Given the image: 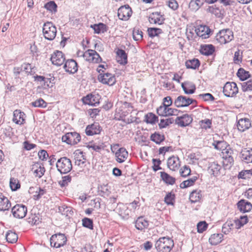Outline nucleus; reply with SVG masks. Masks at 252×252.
Segmentation results:
<instances>
[{"mask_svg":"<svg viewBox=\"0 0 252 252\" xmlns=\"http://www.w3.org/2000/svg\"><path fill=\"white\" fill-rule=\"evenodd\" d=\"M155 246L159 252H170L174 247V242L169 237H161L157 241Z\"/></svg>","mask_w":252,"mask_h":252,"instance_id":"nucleus-1","label":"nucleus"},{"mask_svg":"<svg viewBox=\"0 0 252 252\" xmlns=\"http://www.w3.org/2000/svg\"><path fill=\"white\" fill-rule=\"evenodd\" d=\"M56 167L58 171L61 174H66L71 170L72 165L71 160L67 157H64L57 160Z\"/></svg>","mask_w":252,"mask_h":252,"instance_id":"nucleus-2","label":"nucleus"},{"mask_svg":"<svg viewBox=\"0 0 252 252\" xmlns=\"http://www.w3.org/2000/svg\"><path fill=\"white\" fill-rule=\"evenodd\" d=\"M216 37L220 44H225L233 39V32L228 29H223L217 34Z\"/></svg>","mask_w":252,"mask_h":252,"instance_id":"nucleus-3","label":"nucleus"},{"mask_svg":"<svg viewBox=\"0 0 252 252\" xmlns=\"http://www.w3.org/2000/svg\"><path fill=\"white\" fill-rule=\"evenodd\" d=\"M42 31L44 36L46 39L52 40L55 38L57 29L52 23L47 22L44 23Z\"/></svg>","mask_w":252,"mask_h":252,"instance_id":"nucleus-4","label":"nucleus"},{"mask_svg":"<svg viewBox=\"0 0 252 252\" xmlns=\"http://www.w3.org/2000/svg\"><path fill=\"white\" fill-rule=\"evenodd\" d=\"M67 238L64 234L59 233L53 235L50 238V244L52 247L59 248L63 246L66 243Z\"/></svg>","mask_w":252,"mask_h":252,"instance_id":"nucleus-5","label":"nucleus"},{"mask_svg":"<svg viewBox=\"0 0 252 252\" xmlns=\"http://www.w3.org/2000/svg\"><path fill=\"white\" fill-rule=\"evenodd\" d=\"M63 142L70 145H75L81 140L80 134L76 132H68L62 136Z\"/></svg>","mask_w":252,"mask_h":252,"instance_id":"nucleus-6","label":"nucleus"},{"mask_svg":"<svg viewBox=\"0 0 252 252\" xmlns=\"http://www.w3.org/2000/svg\"><path fill=\"white\" fill-rule=\"evenodd\" d=\"M194 102H196V101L195 99L186 96L179 95L175 99L174 104L176 107L180 108L188 107L191 104H193Z\"/></svg>","mask_w":252,"mask_h":252,"instance_id":"nucleus-7","label":"nucleus"},{"mask_svg":"<svg viewBox=\"0 0 252 252\" xmlns=\"http://www.w3.org/2000/svg\"><path fill=\"white\" fill-rule=\"evenodd\" d=\"M238 92V88L235 82H227L223 88V93L227 97H232Z\"/></svg>","mask_w":252,"mask_h":252,"instance_id":"nucleus-8","label":"nucleus"},{"mask_svg":"<svg viewBox=\"0 0 252 252\" xmlns=\"http://www.w3.org/2000/svg\"><path fill=\"white\" fill-rule=\"evenodd\" d=\"M84 59L89 62L99 63L101 62L99 55L94 50L89 49L86 51L83 55Z\"/></svg>","mask_w":252,"mask_h":252,"instance_id":"nucleus-9","label":"nucleus"},{"mask_svg":"<svg viewBox=\"0 0 252 252\" xmlns=\"http://www.w3.org/2000/svg\"><path fill=\"white\" fill-rule=\"evenodd\" d=\"M11 212L15 218L22 219L27 214V208L25 205L16 204L12 208Z\"/></svg>","mask_w":252,"mask_h":252,"instance_id":"nucleus-10","label":"nucleus"},{"mask_svg":"<svg viewBox=\"0 0 252 252\" xmlns=\"http://www.w3.org/2000/svg\"><path fill=\"white\" fill-rule=\"evenodd\" d=\"M131 14V9L128 5L122 6L118 10V16L120 20L123 21L127 20Z\"/></svg>","mask_w":252,"mask_h":252,"instance_id":"nucleus-11","label":"nucleus"},{"mask_svg":"<svg viewBox=\"0 0 252 252\" xmlns=\"http://www.w3.org/2000/svg\"><path fill=\"white\" fill-rule=\"evenodd\" d=\"M179 110L175 108L165 106H159L157 109V113L160 116H169L178 115Z\"/></svg>","mask_w":252,"mask_h":252,"instance_id":"nucleus-12","label":"nucleus"},{"mask_svg":"<svg viewBox=\"0 0 252 252\" xmlns=\"http://www.w3.org/2000/svg\"><path fill=\"white\" fill-rule=\"evenodd\" d=\"M98 79L101 83L109 86L113 85L116 82V79L114 76L109 73L99 74L98 76Z\"/></svg>","mask_w":252,"mask_h":252,"instance_id":"nucleus-13","label":"nucleus"},{"mask_svg":"<svg viewBox=\"0 0 252 252\" xmlns=\"http://www.w3.org/2000/svg\"><path fill=\"white\" fill-rule=\"evenodd\" d=\"M50 60L53 64L60 66L64 62L65 57L62 52L56 51L51 55Z\"/></svg>","mask_w":252,"mask_h":252,"instance_id":"nucleus-14","label":"nucleus"},{"mask_svg":"<svg viewBox=\"0 0 252 252\" xmlns=\"http://www.w3.org/2000/svg\"><path fill=\"white\" fill-rule=\"evenodd\" d=\"M221 152L224 156L223 164L231 166L234 162L233 158L232 157V154L233 153V150L229 146H228L224 150H222Z\"/></svg>","mask_w":252,"mask_h":252,"instance_id":"nucleus-15","label":"nucleus"},{"mask_svg":"<svg viewBox=\"0 0 252 252\" xmlns=\"http://www.w3.org/2000/svg\"><path fill=\"white\" fill-rule=\"evenodd\" d=\"M99 95L98 94H89L82 98V101L85 104L95 106L99 103Z\"/></svg>","mask_w":252,"mask_h":252,"instance_id":"nucleus-16","label":"nucleus"},{"mask_svg":"<svg viewBox=\"0 0 252 252\" xmlns=\"http://www.w3.org/2000/svg\"><path fill=\"white\" fill-rule=\"evenodd\" d=\"M65 71L70 74H74L78 70V65L73 59L67 60L63 65Z\"/></svg>","mask_w":252,"mask_h":252,"instance_id":"nucleus-17","label":"nucleus"},{"mask_svg":"<svg viewBox=\"0 0 252 252\" xmlns=\"http://www.w3.org/2000/svg\"><path fill=\"white\" fill-rule=\"evenodd\" d=\"M149 21L151 24L161 25L163 23L164 18L160 12H155L150 15Z\"/></svg>","mask_w":252,"mask_h":252,"instance_id":"nucleus-18","label":"nucleus"},{"mask_svg":"<svg viewBox=\"0 0 252 252\" xmlns=\"http://www.w3.org/2000/svg\"><path fill=\"white\" fill-rule=\"evenodd\" d=\"M196 34L202 39L208 38L211 32V30L207 26L200 25L195 29Z\"/></svg>","mask_w":252,"mask_h":252,"instance_id":"nucleus-19","label":"nucleus"},{"mask_svg":"<svg viewBox=\"0 0 252 252\" xmlns=\"http://www.w3.org/2000/svg\"><path fill=\"white\" fill-rule=\"evenodd\" d=\"M192 121L191 116L186 114L181 117H178L176 120V123L182 127L189 126Z\"/></svg>","mask_w":252,"mask_h":252,"instance_id":"nucleus-20","label":"nucleus"},{"mask_svg":"<svg viewBox=\"0 0 252 252\" xmlns=\"http://www.w3.org/2000/svg\"><path fill=\"white\" fill-rule=\"evenodd\" d=\"M101 129L99 124L94 123L91 125H88L85 130L86 133L87 135L91 136L94 134L100 133Z\"/></svg>","mask_w":252,"mask_h":252,"instance_id":"nucleus-21","label":"nucleus"},{"mask_svg":"<svg viewBox=\"0 0 252 252\" xmlns=\"http://www.w3.org/2000/svg\"><path fill=\"white\" fill-rule=\"evenodd\" d=\"M237 126L239 131L243 132L250 127L251 123L248 118H242L238 120Z\"/></svg>","mask_w":252,"mask_h":252,"instance_id":"nucleus-22","label":"nucleus"},{"mask_svg":"<svg viewBox=\"0 0 252 252\" xmlns=\"http://www.w3.org/2000/svg\"><path fill=\"white\" fill-rule=\"evenodd\" d=\"M181 87L184 93L187 94H193L196 90L195 85L193 83L189 81L182 83Z\"/></svg>","mask_w":252,"mask_h":252,"instance_id":"nucleus-23","label":"nucleus"},{"mask_svg":"<svg viewBox=\"0 0 252 252\" xmlns=\"http://www.w3.org/2000/svg\"><path fill=\"white\" fill-rule=\"evenodd\" d=\"M242 160L246 163L252 162V148H245L241 152Z\"/></svg>","mask_w":252,"mask_h":252,"instance_id":"nucleus-24","label":"nucleus"},{"mask_svg":"<svg viewBox=\"0 0 252 252\" xmlns=\"http://www.w3.org/2000/svg\"><path fill=\"white\" fill-rule=\"evenodd\" d=\"M11 203L8 199L2 194H0V211H5L11 207Z\"/></svg>","mask_w":252,"mask_h":252,"instance_id":"nucleus-25","label":"nucleus"},{"mask_svg":"<svg viewBox=\"0 0 252 252\" xmlns=\"http://www.w3.org/2000/svg\"><path fill=\"white\" fill-rule=\"evenodd\" d=\"M237 206L240 211L244 213L249 212L252 209V204L244 199L239 201Z\"/></svg>","mask_w":252,"mask_h":252,"instance_id":"nucleus-26","label":"nucleus"},{"mask_svg":"<svg viewBox=\"0 0 252 252\" xmlns=\"http://www.w3.org/2000/svg\"><path fill=\"white\" fill-rule=\"evenodd\" d=\"M180 160L177 157H171L167 160V166L168 168L172 170L178 169L180 166Z\"/></svg>","mask_w":252,"mask_h":252,"instance_id":"nucleus-27","label":"nucleus"},{"mask_svg":"<svg viewBox=\"0 0 252 252\" xmlns=\"http://www.w3.org/2000/svg\"><path fill=\"white\" fill-rule=\"evenodd\" d=\"M25 114L19 110H16L13 112V121L16 124L22 125L25 121Z\"/></svg>","mask_w":252,"mask_h":252,"instance_id":"nucleus-28","label":"nucleus"},{"mask_svg":"<svg viewBox=\"0 0 252 252\" xmlns=\"http://www.w3.org/2000/svg\"><path fill=\"white\" fill-rule=\"evenodd\" d=\"M115 155L117 157V161L119 163H122L126 159L128 156V152L126 149L121 148L116 152Z\"/></svg>","mask_w":252,"mask_h":252,"instance_id":"nucleus-29","label":"nucleus"},{"mask_svg":"<svg viewBox=\"0 0 252 252\" xmlns=\"http://www.w3.org/2000/svg\"><path fill=\"white\" fill-rule=\"evenodd\" d=\"M116 59L121 64H125L127 63V56L126 52L122 49H118L117 51Z\"/></svg>","mask_w":252,"mask_h":252,"instance_id":"nucleus-30","label":"nucleus"},{"mask_svg":"<svg viewBox=\"0 0 252 252\" xmlns=\"http://www.w3.org/2000/svg\"><path fill=\"white\" fill-rule=\"evenodd\" d=\"M214 51L215 47L212 44L202 45L200 50L201 54L205 56L211 55Z\"/></svg>","mask_w":252,"mask_h":252,"instance_id":"nucleus-31","label":"nucleus"},{"mask_svg":"<svg viewBox=\"0 0 252 252\" xmlns=\"http://www.w3.org/2000/svg\"><path fill=\"white\" fill-rule=\"evenodd\" d=\"M135 225L137 229L142 230L148 227L149 222L144 218L139 217L136 220Z\"/></svg>","mask_w":252,"mask_h":252,"instance_id":"nucleus-32","label":"nucleus"},{"mask_svg":"<svg viewBox=\"0 0 252 252\" xmlns=\"http://www.w3.org/2000/svg\"><path fill=\"white\" fill-rule=\"evenodd\" d=\"M223 237L222 234H213L209 238V242L212 245H217L222 241Z\"/></svg>","mask_w":252,"mask_h":252,"instance_id":"nucleus-33","label":"nucleus"},{"mask_svg":"<svg viewBox=\"0 0 252 252\" xmlns=\"http://www.w3.org/2000/svg\"><path fill=\"white\" fill-rule=\"evenodd\" d=\"M32 170H33V173L36 177L41 178L45 172V168L39 163H36L33 165Z\"/></svg>","mask_w":252,"mask_h":252,"instance_id":"nucleus-34","label":"nucleus"},{"mask_svg":"<svg viewBox=\"0 0 252 252\" xmlns=\"http://www.w3.org/2000/svg\"><path fill=\"white\" fill-rule=\"evenodd\" d=\"M95 33H104L107 31L106 25L103 23H100L98 24H94L91 26Z\"/></svg>","mask_w":252,"mask_h":252,"instance_id":"nucleus-35","label":"nucleus"},{"mask_svg":"<svg viewBox=\"0 0 252 252\" xmlns=\"http://www.w3.org/2000/svg\"><path fill=\"white\" fill-rule=\"evenodd\" d=\"M201 197L202 194L200 190H193L191 192L189 195L190 201L193 203L199 201Z\"/></svg>","mask_w":252,"mask_h":252,"instance_id":"nucleus-36","label":"nucleus"},{"mask_svg":"<svg viewBox=\"0 0 252 252\" xmlns=\"http://www.w3.org/2000/svg\"><path fill=\"white\" fill-rule=\"evenodd\" d=\"M160 176L163 181L166 184L172 185L175 182V179L174 178L164 172H160Z\"/></svg>","mask_w":252,"mask_h":252,"instance_id":"nucleus-37","label":"nucleus"},{"mask_svg":"<svg viewBox=\"0 0 252 252\" xmlns=\"http://www.w3.org/2000/svg\"><path fill=\"white\" fill-rule=\"evenodd\" d=\"M234 222L233 220H227L225 223L223 224L222 227V232L227 234L234 227Z\"/></svg>","mask_w":252,"mask_h":252,"instance_id":"nucleus-38","label":"nucleus"},{"mask_svg":"<svg viewBox=\"0 0 252 252\" xmlns=\"http://www.w3.org/2000/svg\"><path fill=\"white\" fill-rule=\"evenodd\" d=\"M185 65L187 68L194 69L199 67L200 63L198 59H193L186 61Z\"/></svg>","mask_w":252,"mask_h":252,"instance_id":"nucleus-39","label":"nucleus"},{"mask_svg":"<svg viewBox=\"0 0 252 252\" xmlns=\"http://www.w3.org/2000/svg\"><path fill=\"white\" fill-rule=\"evenodd\" d=\"M220 169V165L215 162H212L210 164V165L208 167V171L209 173H211L214 176H216L218 174Z\"/></svg>","mask_w":252,"mask_h":252,"instance_id":"nucleus-40","label":"nucleus"},{"mask_svg":"<svg viewBox=\"0 0 252 252\" xmlns=\"http://www.w3.org/2000/svg\"><path fill=\"white\" fill-rule=\"evenodd\" d=\"M204 0H191L189 3V7L192 10H198L203 4Z\"/></svg>","mask_w":252,"mask_h":252,"instance_id":"nucleus-41","label":"nucleus"},{"mask_svg":"<svg viewBox=\"0 0 252 252\" xmlns=\"http://www.w3.org/2000/svg\"><path fill=\"white\" fill-rule=\"evenodd\" d=\"M5 237L7 242L10 243H14L18 240L17 234L10 230L7 232Z\"/></svg>","mask_w":252,"mask_h":252,"instance_id":"nucleus-42","label":"nucleus"},{"mask_svg":"<svg viewBox=\"0 0 252 252\" xmlns=\"http://www.w3.org/2000/svg\"><path fill=\"white\" fill-rule=\"evenodd\" d=\"M145 119L147 123L154 124L158 120V117L152 113H149L145 116Z\"/></svg>","mask_w":252,"mask_h":252,"instance_id":"nucleus-43","label":"nucleus"},{"mask_svg":"<svg viewBox=\"0 0 252 252\" xmlns=\"http://www.w3.org/2000/svg\"><path fill=\"white\" fill-rule=\"evenodd\" d=\"M197 179V177L196 176H193V177L189 179L186 181H183L181 183L180 185V188L183 189L193 185Z\"/></svg>","mask_w":252,"mask_h":252,"instance_id":"nucleus-44","label":"nucleus"},{"mask_svg":"<svg viewBox=\"0 0 252 252\" xmlns=\"http://www.w3.org/2000/svg\"><path fill=\"white\" fill-rule=\"evenodd\" d=\"M151 139L157 144H160L164 140V136L162 134L155 133L151 135Z\"/></svg>","mask_w":252,"mask_h":252,"instance_id":"nucleus-45","label":"nucleus"},{"mask_svg":"<svg viewBox=\"0 0 252 252\" xmlns=\"http://www.w3.org/2000/svg\"><path fill=\"white\" fill-rule=\"evenodd\" d=\"M237 75L240 79L242 80H245L250 76L248 71H246L243 68H240L237 72Z\"/></svg>","mask_w":252,"mask_h":252,"instance_id":"nucleus-46","label":"nucleus"},{"mask_svg":"<svg viewBox=\"0 0 252 252\" xmlns=\"http://www.w3.org/2000/svg\"><path fill=\"white\" fill-rule=\"evenodd\" d=\"M174 120L172 118H170L167 119H161L160 121V123L158 124L159 127L160 128H165L170 124H171L173 123Z\"/></svg>","mask_w":252,"mask_h":252,"instance_id":"nucleus-47","label":"nucleus"},{"mask_svg":"<svg viewBox=\"0 0 252 252\" xmlns=\"http://www.w3.org/2000/svg\"><path fill=\"white\" fill-rule=\"evenodd\" d=\"M59 211L62 215L66 216H68L69 214H71L73 213V211H72L71 208L70 207H67L65 205L60 206L59 207Z\"/></svg>","mask_w":252,"mask_h":252,"instance_id":"nucleus-48","label":"nucleus"},{"mask_svg":"<svg viewBox=\"0 0 252 252\" xmlns=\"http://www.w3.org/2000/svg\"><path fill=\"white\" fill-rule=\"evenodd\" d=\"M148 32L149 36L154 37L161 33L162 32V30L158 28H150L148 29Z\"/></svg>","mask_w":252,"mask_h":252,"instance_id":"nucleus-49","label":"nucleus"},{"mask_svg":"<svg viewBox=\"0 0 252 252\" xmlns=\"http://www.w3.org/2000/svg\"><path fill=\"white\" fill-rule=\"evenodd\" d=\"M45 8L51 12H56L57 11V5L54 1H50L45 4Z\"/></svg>","mask_w":252,"mask_h":252,"instance_id":"nucleus-50","label":"nucleus"},{"mask_svg":"<svg viewBox=\"0 0 252 252\" xmlns=\"http://www.w3.org/2000/svg\"><path fill=\"white\" fill-rule=\"evenodd\" d=\"M10 187L13 190H16L20 188L18 181L14 178H11L10 181Z\"/></svg>","mask_w":252,"mask_h":252,"instance_id":"nucleus-51","label":"nucleus"},{"mask_svg":"<svg viewBox=\"0 0 252 252\" xmlns=\"http://www.w3.org/2000/svg\"><path fill=\"white\" fill-rule=\"evenodd\" d=\"M31 104L32 106L35 107H42L45 108L46 107L47 103L46 102L41 98H40L36 101L32 102Z\"/></svg>","mask_w":252,"mask_h":252,"instance_id":"nucleus-52","label":"nucleus"},{"mask_svg":"<svg viewBox=\"0 0 252 252\" xmlns=\"http://www.w3.org/2000/svg\"><path fill=\"white\" fill-rule=\"evenodd\" d=\"M242 89L243 91L246 92L252 91V79L241 84Z\"/></svg>","mask_w":252,"mask_h":252,"instance_id":"nucleus-53","label":"nucleus"},{"mask_svg":"<svg viewBox=\"0 0 252 252\" xmlns=\"http://www.w3.org/2000/svg\"><path fill=\"white\" fill-rule=\"evenodd\" d=\"M82 225L84 227H87L90 229H93V220L89 218H85L82 220Z\"/></svg>","mask_w":252,"mask_h":252,"instance_id":"nucleus-54","label":"nucleus"},{"mask_svg":"<svg viewBox=\"0 0 252 252\" xmlns=\"http://www.w3.org/2000/svg\"><path fill=\"white\" fill-rule=\"evenodd\" d=\"M213 145L215 148L218 150L222 151L224 148H226L228 146H226V143L223 141H219L213 143Z\"/></svg>","mask_w":252,"mask_h":252,"instance_id":"nucleus-55","label":"nucleus"},{"mask_svg":"<svg viewBox=\"0 0 252 252\" xmlns=\"http://www.w3.org/2000/svg\"><path fill=\"white\" fill-rule=\"evenodd\" d=\"M175 199V195L174 194H172L171 192L167 194L164 198V201L167 205L174 204V201Z\"/></svg>","mask_w":252,"mask_h":252,"instance_id":"nucleus-56","label":"nucleus"},{"mask_svg":"<svg viewBox=\"0 0 252 252\" xmlns=\"http://www.w3.org/2000/svg\"><path fill=\"white\" fill-rule=\"evenodd\" d=\"M207 11L218 17H219L221 14L220 9L216 7V5L209 6L207 9Z\"/></svg>","mask_w":252,"mask_h":252,"instance_id":"nucleus-57","label":"nucleus"},{"mask_svg":"<svg viewBox=\"0 0 252 252\" xmlns=\"http://www.w3.org/2000/svg\"><path fill=\"white\" fill-rule=\"evenodd\" d=\"M190 168L187 165L184 166L180 170V174L183 177H186L190 175Z\"/></svg>","mask_w":252,"mask_h":252,"instance_id":"nucleus-58","label":"nucleus"},{"mask_svg":"<svg viewBox=\"0 0 252 252\" xmlns=\"http://www.w3.org/2000/svg\"><path fill=\"white\" fill-rule=\"evenodd\" d=\"M208 227V224L205 221H200L197 225V231L199 233L204 232Z\"/></svg>","mask_w":252,"mask_h":252,"instance_id":"nucleus-59","label":"nucleus"},{"mask_svg":"<svg viewBox=\"0 0 252 252\" xmlns=\"http://www.w3.org/2000/svg\"><path fill=\"white\" fill-rule=\"evenodd\" d=\"M142 32L138 30L134 29L133 31V38L134 40L138 41L142 39L143 37Z\"/></svg>","mask_w":252,"mask_h":252,"instance_id":"nucleus-60","label":"nucleus"},{"mask_svg":"<svg viewBox=\"0 0 252 252\" xmlns=\"http://www.w3.org/2000/svg\"><path fill=\"white\" fill-rule=\"evenodd\" d=\"M198 98H202L204 101H213L214 100V97L209 93L200 94L198 95Z\"/></svg>","mask_w":252,"mask_h":252,"instance_id":"nucleus-61","label":"nucleus"},{"mask_svg":"<svg viewBox=\"0 0 252 252\" xmlns=\"http://www.w3.org/2000/svg\"><path fill=\"white\" fill-rule=\"evenodd\" d=\"M71 177L69 175H66L62 177V180L60 181L59 184L62 187H65L68 183L70 182Z\"/></svg>","mask_w":252,"mask_h":252,"instance_id":"nucleus-62","label":"nucleus"},{"mask_svg":"<svg viewBox=\"0 0 252 252\" xmlns=\"http://www.w3.org/2000/svg\"><path fill=\"white\" fill-rule=\"evenodd\" d=\"M80 155H81V158H83L78 159V158H76L75 159V164L76 165L79 166L81 167H83L85 165L86 159L84 158L82 152H80Z\"/></svg>","mask_w":252,"mask_h":252,"instance_id":"nucleus-63","label":"nucleus"},{"mask_svg":"<svg viewBox=\"0 0 252 252\" xmlns=\"http://www.w3.org/2000/svg\"><path fill=\"white\" fill-rule=\"evenodd\" d=\"M252 170H247L241 171L238 175V177L242 179H247L250 178L249 175H251Z\"/></svg>","mask_w":252,"mask_h":252,"instance_id":"nucleus-64","label":"nucleus"}]
</instances>
